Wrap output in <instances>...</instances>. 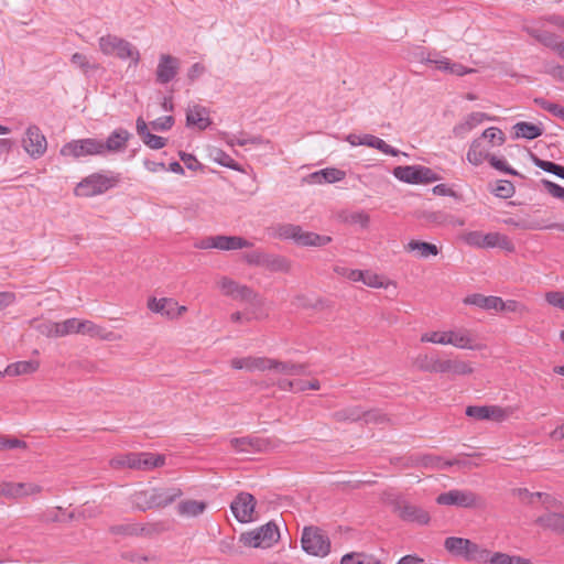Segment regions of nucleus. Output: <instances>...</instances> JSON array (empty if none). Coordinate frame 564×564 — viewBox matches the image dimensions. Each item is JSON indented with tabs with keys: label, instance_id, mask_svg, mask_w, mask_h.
Masks as SVG:
<instances>
[{
	"label": "nucleus",
	"instance_id": "f257e3e1",
	"mask_svg": "<svg viewBox=\"0 0 564 564\" xmlns=\"http://www.w3.org/2000/svg\"><path fill=\"white\" fill-rule=\"evenodd\" d=\"M444 549L453 556L463 558L466 562L487 564L489 550L469 539L448 536L444 541Z\"/></svg>",
	"mask_w": 564,
	"mask_h": 564
},
{
	"label": "nucleus",
	"instance_id": "f03ea898",
	"mask_svg": "<svg viewBox=\"0 0 564 564\" xmlns=\"http://www.w3.org/2000/svg\"><path fill=\"white\" fill-rule=\"evenodd\" d=\"M99 50L105 55H116L122 61L131 59L134 66L139 64L141 58L140 52L135 46L127 40L112 34H107L99 39Z\"/></svg>",
	"mask_w": 564,
	"mask_h": 564
},
{
	"label": "nucleus",
	"instance_id": "7ed1b4c3",
	"mask_svg": "<svg viewBox=\"0 0 564 564\" xmlns=\"http://www.w3.org/2000/svg\"><path fill=\"white\" fill-rule=\"evenodd\" d=\"M165 457L152 453H129L127 455L115 457L110 460L113 468L128 467L138 470H151L163 466Z\"/></svg>",
	"mask_w": 564,
	"mask_h": 564
},
{
	"label": "nucleus",
	"instance_id": "20e7f679",
	"mask_svg": "<svg viewBox=\"0 0 564 564\" xmlns=\"http://www.w3.org/2000/svg\"><path fill=\"white\" fill-rule=\"evenodd\" d=\"M301 544L304 552L313 556H326L330 552L328 535L318 527H305L302 532Z\"/></svg>",
	"mask_w": 564,
	"mask_h": 564
},
{
	"label": "nucleus",
	"instance_id": "39448f33",
	"mask_svg": "<svg viewBox=\"0 0 564 564\" xmlns=\"http://www.w3.org/2000/svg\"><path fill=\"white\" fill-rule=\"evenodd\" d=\"M436 503L441 506H455L465 509H477L485 507L484 498L468 489H452L436 497Z\"/></svg>",
	"mask_w": 564,
	"mask_h": 564
},
{
	"label": "nucleus",
	"instance_id": "423d86ee",
	"mask_svg": "<svg viewBox=\"0 0 564 564\" xmlns=\"http://www.w3.org/2000/svg\"><path fill=\"white\" fill-rule=\"evenodd\" d=\"M280 539L279 528L274 522H268L260 528L245 532L240 535V542L249 547H270Z\"/></svg>",
	"mask_w": 564,
	"mask_h": 564
},
{
	"label": "nucleus",
	"instance_id": "0eeeda50",
	"mask_svg": "<svg viewBox=\"0 0 564 564\" xmlns=\"http://www.w3.org/2000/svg\"><path fill=\"white\" fill-rule=\"evenodd\" d=\"M392 173L395 178L409 184H427L438 180L436 173L423 165H400Z\"/></svg>",
	"mask_w": 564,
	"mask_h": 564
},
{
	"label": "nucleus",
	"instance_id": "6e6552de",
	"mask_svg": "<svg viewBox=\"0 0 564 564\" xmlns=\"http://www.w3.org/2000/svg\"><path fill=\"white\" fill-rule=\"evenodd\" d=\"M102 141L94 138L73 140L64 144L61 155L79 159L88 155H101Z\"/></svg>",
	"mask_w": 564,
	"mask_h": 564
},
{
	"label": "nucleus",
	"instance_id": "1a4fd4ad",
	"mask_svg": "<svg viewBox=\"0 0 564 564\" xmlns=\"http://www.w3.org/2000/svg\"><path fill=\"white\" fill-rule=\"evenodd\" d=\"M116 181L102 174H93L83 180L76 187V195L93 197L115 186Z\"/></svg>",
	"mask_w": 564,
	"mask_h": 564
},
{
	"label": "nucleus",
	"instance_id": "9d476101",
	"mask_svg": "<svg viewBox=\"0 0 564 564\" xmlns=\"http://www.w3.org/2000/svg\"><path fill=\"white\" fill-rule=\"evenodd\" d=\"M22 147L32 159H40L47 150L46 137L37 126H29L22 139Z\"/></svg>",
	"mask_w": 564,
	"mask_h": 564
},
{
	"label": "nucleus",
	"instance_id": "9b49d317",
	"mask_svg": "<svg viewBox=\"0 0 564 564\" xmlns=\"http://www.w3.org/2000/svg\"><path fill=\"white\" fill-rule=\"evenodd\" d=\"M42 492V487L33 482L0 481V497L11 500L22 499Z\"/></svg>",
	"mask_w": 564,
	"mask_h": 564
},
{
	"label": "nucleus",
	"instance_id": "f8f14e48",
	"mask_svg": "<svg viewBox=\"0 0 564 564\" xmlns=\"http://www.w3.org/2000/svg\"><path fill=\"white\" fill-rule=\"evenodd\" d=\"M180 66V58L170 54H161L155 69L156 83L166 85L172 82L178 74Z\"/></svg>",
	"mask_w": 564,
	"mask_h": 564
},
{
	"label": "nucleus",
	"instance_id": "ddd939ff",
	"mask_svg": "<svg viewBox=\"0 0 564 564\" xmlns=\"http://www.w3.org/2000/svg\"><path fill=\"white\" fill-rule=\"evenodd\" d=\"M254 507L256 499L249 492H240L230 505L231 512L240 523L253 521Z\"/></svg>",
	"mask_w": 564,
	"mask_h": 564
},
{
	"label": "nucleus",
	"instance_id": "4468645a",
	"mask_svg": "<svg viewBox=\"0 0 564 564\" xmlns=\"http://www.w3.org/2000/svg\"><path fill=\"white\" fill-rule=\"evenodd\" d=\"M394 511L403 521L414 522L420 525H426L431 520L430 513L425 509L406 501H398L394 505Z\"/></svg>",
	"mask_w": 564,
	"mask_h": 564
},
{
	"label": "nucleus",
	"instance_id": "2eb2a0df",
	"mask_svg": "<svg viewBox=\"0 0 564 564\" xmlns=\"http://www.w3.org/2000/svg\"><path fill=\"white\" fill-rule=\"evenodd\" d=\"M268 441L257 436H243V437H235L230 440V446L237 453H258L262 452L268 446Z\"/></svg>",
	"mask_w": 564,
	"mask_h": 564
},
{
	"label": "nucleus",
	"instance_id": "dca6fc26",
	"mask_svg": "<svg viewBox=\"0 0 564 564\" xmlns=\"http://www.w3.org/2000/svg\"><path fill=\"white\" fill-rule=\"evenodd\" d=\"M182 495L183 491L178 487L153 488L151 489L150 503H152L153 508H164L173 503Z\"/></svg>",
	"mask_w": 564,
	"mask_h": 564
},
{
	"label": "nucleus",
	"instance_id": "f3484780",
	"mask_svg": "<svg viewBox=\"0 0 564 564\" xmlns=\"http://www.w3.org/2000/svg\"><path fill=\"white\" fill-rule=\"evenodd\" d=\"M453 345L460 349L481 350L485 345L477 343L470 330L460 328L457 330H451V341Z\"/></svg>",
	"mask_w": 564,
	"mask_h": 564
},
{
	"label": "nucleus",
	"instance_id": "a211bd4d",
	"mask_svg": "<svg viewBox=\"0 0 564 564\" xmlns=\"http://www.w3.org/2000/svg\"><path fill=\"white\" fill-rule=\"evenodd\" d=\"M212 120L209 118V110L200 105L188 107L186 111V126L196 127L199 130H205L209 127Z\"/></svg>",
	"mask_w": 564,
	"mask_h": 564
},
{
	"label": "nucleus",
	"instance_id": "6ab92c4d",
	"mask_svg": "<svg viewBox=\"0 0 564 564\" xmlns=\"http://www.w3.org/2000/svg\"><path fill=\"white\" fill-rule=\"evenodd\" d=\"M230 364L231 367L237 370L246 369L248 371H264L269 370L270 358L248 356L243 358H234Z\"/></svg>",
	"mask_w": 564,
	"mask_h": 564
},
{
	"label": "nucleus",
	"instance_id": "aec40b11",
	"mask_svg": "<svg viewBox=\"0 0 564 564\" xmlns=\"http://www.w3.org/2000/svg\"><path fill=\"white\" fill-rule=\"evenodd\" d=\"M500 248L508 252L514 251V245L508 236L500 232L484 234L479 249Z\"/></svg>",
	"mask_w": 564,
	"mask_h": 564
},
{
	"label": "nucleus",
	"instance_id": "412c9836",
	"mask_svg": "<svg viewBox=\"0 0 564 564\" xmlns=\"http://www.w3.org/2000/svg\"><path fill=\"white\" fill-rule=\"evenodd\" d=\"M130 133L124 129L115 130L106 140L102 141L101 155L106 152H120L127 148Z\"/></svg>",
	"mask_w": 564,
	"mask_h": 564
},
{
	"label": "nucleus",
	"instance_id": "4be33fe9",
	"mask_svg": "<svg viewBox=\"0 0 564 564\" xmlns=\"http://www.w3.org/2000/svg\"><path fill=\"white\" fill-rule=\"evenodd\" d=\"M137 132L142 139L143 143L148 145L150 149L159 150L166 145V139L156 134H152L149 129L147 122L143 118L139 117L135 122Z\"/></svg>",
	"mask_w": 564,
	"mask_h": 564
},
{
	"label": "nucleus",
	"instance_id": "5701e85b",
	"mask_svg": "<svg viewBox=\"0 0 564 564\" xmlns=\"http://www.w3.org/2000/svg\"><path fill=\"white\" fill-rule=\"evenodd\" d=\"M148 308L153 313L173 319L175 318L176 301L171 297H150Z\"/></svg>",
	"mask_w": 564,
	"mask_h": 564
},
{
	"label": "nucleus",
	"instance_id": "b1692460",
	"mask_svg": "<svg viewBox=\"0 0 564 564\" xmlns=\"http://www.w3.org/2000/svg\"><path fill=\"white\" fill-rule=\"evenodd\" d=\"M217 249L223 251L239 250L243 248H251L253 243L240 236H216Z\"/></svg>",
	"mask_w": 564,
	"mask_h": 564
},
{
	"label": "nucleus",
	"instance_id": "393cba45",
	"mask_svg": "<svg viewBox=\"0 0 564 564\" xmlns=\"http://www.w3.org/2000/svg\"><path fill=\"white\" fill-rule=\"evenodd\" d=\"M464 303L467 305H474L480 307L482 310H495L499 311V305L501 304V297L494 295H482L479 293L470 294L464 299Z\"/></svg>",
	"mask_w": 564,
	"mask_h": 564
},
{
	"label": "nucleus",
	"instance_id": "a878e982",
	"mask_svg": "<svg viewBox=\"0 0 564 564\" xmlns=\"http://www.w3.org/2000/svg\"><path fill=\"white\" fill-rule=\"evenodd\" d=\"M269 370H274L286 376H303L306 375V365L293 361H280L270 358Z\"/></svg>",
	"mask_w": 564,
	"mask_h": 564
},
{
	"label": "nucleus",
	"instance_id": "bb28decb",
	"mask_svg": "<svg viewBox=\"0 0 564 564\" xmlns=\"http://www.w3.org/2000/svg\"><path fill=\"white\" fill-rule=\"evenodd\" d=\"M345 172L335 167H327L312 173L308 178L311 183H335L345 178Z\"/></svg>",
	"mask_w": 564,
	"mask_h": 564
},
{
	"label": "nucleus",
	"instance_id": "cd10ccee",
	"mask_svg": "<svg viewBox=\"0 0 564 564\" xmlns=\"http://www.w3.org/2000/svg\"><path fill=\"white\" fill-rule=\"evenodd\" d=\"M332 241V237L318 235L313 231H304L301 227L296 245L301 247H324Z\"/></svg>",
	"mask_w": 564,
	"mask_h": 564
},
{
	"label": "nucleus",
	"instance_id": "c85d7f7f",
	"mask_svg": "<svg viewBox=\"0 0 564 564\" xmlns=\"http://www.w3.org/2000/svg\"><path fill=\"white\" fill-rule=\"evenodd\" d=\"M536 523L556 533H564V510L560 513L547 512L536 519Z\"/></svg>",
	"mask_w": 564,
	"mask_h": 564
},
{
	"label": "nucleus",
	"instance_id": "c756f323",
	"mask_svg": "<svg viewBox=\"0 0 564 564\" xmlns=\"http://www.w3.org/2000/svg\"><path fill=\"white\" fill-rule=\"evenodd\" d=\"M404 250L408 252L416 251L420 258L436 257L440 253L436 245L420 240H410L404 246Z\"/></svg>",
	"mask_w": 564,
	"mask_h": 564
},
{
	"label": "nucleus",
	"instance_id": "7c9ffc66",
	"mask_svg": "<svg viewBox=\"0 0 564 564\" xmlns=\"http://www.w3.org/2000/svg\"><path fill=\"white\" fill-rule=\"evenodd\" d=\"M523 31L527 32L530 36L534 37L538 42L543 44L544 46L554 50L556 44L560 41V37L549 31H543L534 26L524 25Z\"/></svg>",
	"mask_w": 564,
	"mask_h": 564
},
{
	"label": "nucleus",
	"instance_id": "2f4dec72",
	"mask_svg": "<svg viewBox=\"0 0 564 564\" xmlns=\"http://www.w3.org/2000/svg\"><path fill=\"white\" fill-rule=\"evenodd\" d=\"M40 367L37 360H24L10 364L6 368V375L8 376H22L35 372Z\"/></svg>",
	"mask_w": 564,
	"mask_h": 564
},
{
	"label": "nucleus",
	"instance_id": "473e14b6",
	"mask_svg": "<svg viewBox=\"0 0 564 564\" xmlns=\"http://www.w3.org/2000/svg\"><path fill=\"white\" fill-rule=\"evenodd\" d=\"M207 505L198 500H183L177 505V512L182 517H197L206 510Z\"/></svg>",
	"mask_w": 564,
	"mask_h": 564
},
{
	"label": "nucleus",
	"instance_id": "72a5a7b5",
	"mask_svg": "<svg viewBox=\"0 0 564 564\" xmlns=\"http://www.w3.org/2000/svg\"><path fill=\"white\" fill-rule=\"evenodd\" d=\"M262 268L272 272H289L291 262L283 256L267 253Z\"/></svg>",
	"mask_w": 564,
	"mask_h": 564
},
{
	"label": "nucleus",
	"instance_id": "f704fd0d",
	"mask_svg": "<svg viewBox=\"0 0 564 564\" xmlns=\"http://www.w3.org/2000/svg\"><path fill=\"white\" fill-rule=\"evenodd\" d=\"M517 138L533 140L543 134V128L531 122L520 121L513 126Z\"/></svg>",
	"mask_w": 564,
	"mask_h": 564
},
{
	"label": "nucleus",
	"instance_id": "c9c22d12",
	"mask_svg": "<svg viewBox=\"0 0 564 564\" xmlns=\"http://www.w3.org/2000/svg\"><path fill=\"white\" fill-rule=\"evenodd\" d=\"M359 144L367 145L370 148H375L381 151L384 154H389L392 156H397L399 154V150L392 148L388 143H386L382 139L375 137L372 134H365L361 139H359Z\"/></svg>",
	"mask_w": 564,
	"mask_h": 564
},
{
	"label": "nucleus",
	"instance_id": "e433bc0d",
	"mask_svg": "<svg viewBox=\"0 0 564 564\" xmlns=\"http://www.w3.org/2000/svg\"><path fill=\"white\" fill-rule=\"evenodd\" d=\"M488 158H490V154L486 149H484L481 140H474L467 152L468 162L477 166L480 165L485 160L488 161Z\"/></svg>",
	"mask_w": 564,
	"mask_h": 564
},
{
	"label": "nucleus",
	"instance_id": "4c0bfd02",
	"mask_svg": "<svg viewBox=\"0 0 564 564\" xmlns=\"http://www.w3.org/2000/svg\"><path fill=\"white\" fill-rule=\"evenodd\" d=\"M362 409L358 405L347 406L332 413V419L336 422H357L361 420Z\"/></svg>",
	"mask_w": 564,
	"mask_h": 564
},
{
	"label": "nucleus",
	"instance_id": "58836bf2",
	"mask_svg": "<svg viewBox=\"0 0 564 564\" xmlns=\"http://www.w3.org/2000/svg\"><path fill=\"white\" fill-rule=\"evenodd\" d=\"M487 563L489 564H531L528 558L518 556V555H509L507 553L496 552L491 553L489 551Z\"/></svg>",
	"mask_w": 564,
	"mask_h": 564
},
{
	"label": "nucleus",
	"instance_id": "ea45409f",
	"mask_svg": "<svg viewBox=\"0 0 564 564\" xmlns=\"http://www.w3.org/2000/svg\"><path fill=\"white\" fill-rule=\"evenodd\" d=\"M232 299L239 300L242 302H247V303H250L253 305H258V306L262 305V303H263L260 295L256 291H253L251 288H249L247 285H242V284H239Z\"/></svg>",
	"mask_w": 564,
	"mask_h": 564
},
{
	"label": "nucleus",
	"instance_id": "a19ab883",
	"mask_svg": "<svg viewBox=\"0 0 564 564\" xmlns=\"http://www.w3.org/2000/svg\"><path fill=\"white\" fill-rule=\"evenodd\" d=\"M301 226L294 224H280L274 227V235L283 240H293L296 243Z\"/></svg>",
	"mask_w": 564,
	"mask_h": 564
},
{
	"label": "nucleus",
	"instance_id": "79ce46f5",
	"mask_svg": "<svg viewBox=\"0 0 564 564\" xmlns=\"http://www.w3.org/2000/svg\"><path fill=\"white\" fill-rule=\"evenodd\" d=\"M485 119H489V117L484 112H473L470 113L464 123H460L454 128V133L459 135L466 131H470L477 124L481 123Z\"/></svg>",
	"mask_w": 564,
	"mask_h": 564
},
{
	"label": "nucleus",
	"instance_id": "37998d69",
	"mask_svg": "<svg viewBox=\"0 0 564 564\" xmlns=\"http://www.w3.org/2000/svg\"><path fill=\"white\" fill-rule=\"evenodd\" d=\"M438 359L436 356L420 354L414 358L413 365L421 371L436 372Z\"/></svg>",
	"mask_w": 564,
	"mask_h": 564
},
{
	"label": "nucleus",
	"instance_id": "c03bdc74",
	"mask_svg": "<svg viewBox=\"0 0 564 564\" xmlns=\"http://www.w3.org/2000/svg\"><path fill=\"white\" fill-rule=\"evenodd\" d=\"M421 341L422 343L441 344V345H449L451 330L425 333L421 336Z\"/></svg>",
	"mask_w": 564,
	"mask_h": 564
},
{
	"label": "nucleus",
	"instance_id": "a18cd8bd",
	"mask_svg": "<svg viewBox=\"0 0 564 564\" xmlns=\"http://www.w3.org/2000/svg\"><path fill=\"white\" fill-rule=\"evenodd\" d=\"M28 449L26 442L13 436L0 434V452L8 449Z\"/></svg>",
	"mask_w": 564,
	"mask_h": 564
},
{
	"label": "nucleus",
	"instance_id": "49530a36",
	"mask_svg": "<svg viewBox=\"0 0 564 564\" xmlns=\"http://www.w3.org/2000/svg\"><path fill=\"white\" fill-rule=\"evenodd\" d=\"M150 498L151 490L138 491L132 496L133 506L141 511L153 509L152 503H150Z\"/></svg>",
	"mask_w": 564,
	"mask_h": 564
},
{
	"label": "nucleus",
	"instance_id": "de8ad7c7",
	"mask_svg": "<svg viewBox=\"0 0 564 564\" xmlns=\"http://www.w3.org/2000/svg\"><path fill=\"white\" fill-rule=\"evenodd\" d=\"M82 321L68 318L59 323V337L80 333Z\"/></svg>",
	"mask_w": 564,
	"mask_h": 564
},
{
	"label": "nucleus",
	"instance_id": "09e8293b",
	"mask_svg": "<svg viewBox=\"0 0 564 564\" xmlns=\"http://www.w3.org/2000/svg\"><path fill=\"white\" fill-rule=\"evenodd\" d=\"M87 335H89L90 337L102 339V340H118V339H120L119 335H117L116 333H113L111 330H107L106 328H104V327H101V326H99L97 324H94L90 327V330H89V333Z\"/></svg>",
	"mask_w": 564,
	"mask_h": 564
},
{
	"label": "nucleus",
	"instance_id": "8fccbe9b",
	"mask_svg": "<svg viewBox=\"0 0 564 564\" xmlns=\"http://www.w3.org/2000/svg\"><path fill=\"white\" fill-rule=\"evenodd\" d=\"M499 311L513 312L521 316L529 313V308L524 304L514 300L503 301L502 299L501 304L499 305Z\"/></svg>",
	"mask_w": 564,
	"mask_h": 564
},
{
	"label": "nucleus",
	"instance_id": "3c124183",
	"mask_svg": "<svg viewBox=\"0 0 564 564\" xmlns=\"http://www.w3.org/2000/svg\"><path fill=\"white\" fill-rule=\"evenodd\" d=\"M494 193L496 196L500 198H511L516 193V188L512 182L501 180L498 182L496 188L494 189Z\"/></svg>",
	"mask_w": 564,
	"mask_h": 564
},
{
	"label": "nucleus",
	"instance_id": "603ef678",
	"mask_svg": "<svg viewBox=\"0 0 564 564\" xmlns=\"http://www.w3.org/2000/svg\"><path fill=\"white\" fill-rule=\"evenodd\" d=\"M36 330L46 337H59V323L42 322L36 325Z\"/></svg>",
	"mask_w": 564,
	"mask_h": 564
},
{
	"label": "nucleus",
	"instance_id": "864d4df0",
	"mask_svg": "<svg viewBox=\"0 0 564 564\" xmlns=\"http://www.w3.org/2000/svg\"><path fill=\"white\" fill-rule=\"evenodd\" d=\"M481 138L487 139L492 144H496V145L503 144V142L506 140L503 132L499 128H496V127H490V128L486 129L482 132Z\"/></svg>",
	"mask_w": 564,
	"mask_h": 564
},
{
	"label": "nucleus",
	"instance_id": "5fc2aeb1",
	"mask_svg": "<svg viewBox=\"0 0 564 564\" xmlns=\"http://www.w3.org/2000/svg\"><path fill=\"white\" fill-rule=\"evenodd\" d=\"M484 232L474 230V231H465L460 235V239L464 243L473 248H480L481 238Z\"/></svg>",
	"mask_w": 564,
	"mask_h": 564
},
{
	"label": "nucleus",
	"instance_id": "6e6d98bb",
	"mask_svg": "<svg viewBox=\"0 0 564 564\" xmlns=\"http://www.w3.org/2000/svg\"><path fill=\"white\" fill-rule=\"evenodd\" d=\"M227 144L230 147L234 145H246V144H253V145H260L263 143V139L261 137H252V138H237L236 135H226L225 138Z\"/></svg>",
	"mask_w": 564,
	"mask_h": 564
},
{
	"label": "nucleus",
	"instance_id": "4d7b16f0",
	"mask_svg": "<svg viewBox=\"0 0 564 564\" xmlns=\"http://www.w3.org/2000/svg\"><path fill=\"white\" fill-rule=\"evenodd\" d=\"M488 420L495 421V422H502L509 417V415L512 413L510 409H505L498 405H489L488 406Z\"/></svg>",
	"mask_w": 564,
	"mask_h": 564
},
{
	"label": "nucleus",
	"instance_id": "13d9d810",
	"mask_svg": "<svg viewBox=\"0 0 564 564\" xmlns=\"http://www.w3.org/2000/svg\"><path fill=\"white\" fill-rule=\"evenodd\" d=\"M346 221L351 225H359L361 228L367 229L370 224V216L366 212H355L347 216Z\"/></svg>",
	"mask_w": 564,
	"mask_h": 564
},
{
	"label": "nucleus",
	"instance_id": "bf43d9fd",
	"mask_svg": "<svg viewBox=\"0 0 564 564\" xmlns=\"http://www.w3.org/2000/svg\"><path fill=\"white\" fill-rule=\"evenodd\" d=\"M268 252H264L262 250H253V251H250V252H246L243 254V260L249 264V265H257V267H262L263 265V262H264V259H265V256H267Z\"/></svg>",
	"mask_w": 564,
	"mask_h": 564
},
{
	"label": "nucleus",
	"instance_id": "052dcab7",
	"mask_svg": "<svg viewBox=\"0 0 564 564\" xmlns=\"http://www.w3.org/2000/svg\"><path fill=\"white\" fill-rule=\"evenodd\" d=\"M488 406L489 405H481V406L469 405L466 408L465 413L467 416L479 420V421L488 420V415H489Z\"/></svg>",
	"mask_w": 564,
	"mask_h": 564
},
{
	"label": "nucleus",
	"instance_id": "680f3d73",
	"mask_svg": "<svg viewBox=\"0 0 564 564\" xmlns=\"http://www.w3.org/2000/svg\"><path fill=\"white\" fill-rule=\"evenodd\" d=\"M417 464H421L424 467H436V468H445L453 465V462H442L441 457L436 456H423Z\"/></svg>",
	"mask_w": 564,
	"mask_h": 564
},
{
	"label": "nucleus",
	"instance_id": "e2e57ef3",
	"mask_svg": "<svg viewBox=\"0 0 564 564\" xmlns=\"http://www.w3.org/2000/svg\"><path fill=\"white\" fill-rule=\"evenodd\" d=\"M488 162L494 169H496L498 171H501V172H505L507 174L514 175V176L520 175L514 169L510 167L505 160L498 159L495 155H490V158H488Z\"/></svg>",
	"mask_w": 564,
	"mask_h": 564
},
{
	"label": "nucleus",
	"instance_id": "0e129e2a",
	"mask_svg": "<svg viewBox=\"0 0 564 564\" xmlns=\"http://www.w3.org/2000/svg\"><path fill=\"white\" fill-rule=\"evenodd\" d=\"M218 286L226 296L232 297L239 286V283L230 278L223 276L218 282Z\"/></svg>",
	"mask_w": 564,
	"mask_h": 564
},
{
	"label": "nucleus",
	"instance_id": "69168bd1",
	"mask_svg": "<svg viewBox=\"0 0 564 564\" xmlns=\"http://www.w3.org/2000/svg\"><path fill=\"white\" fill-rule=\"evenodd\" d=\"M174 117L164 116L153 120L150 126L155 131H166L170 130L174 126Z\"/></svg>",
	"mask_w": 564,
	"mask_h": 564
},
{
	"label": "nucleus",
	"instance_id": "338daca9",
	"mask_svg": "<svg viewBox=\"0 0 564 564\" xmlns=\"http://www.w3.org/2000/svg\"><path fill=\"white\" fill-rule=\"evenodd\" d=\"M541 183L550 195H552L555 198L564 200V187L546 178H543Z\"/></svg>",
	"mask_w": 564,
	"mask_h": 564
},
{
	"label": "nucleus",
	"instance_id": "774afa93",
	"mask_svg": "<svg viewBox=\"0 0 564 564\" xmlns=\"http://www.w3.org/2000/svg\"><path fill=\"white\" fill-rule=\"evenodd\" d=\"M545 301L562 311H564V293L560 291H550L545 293Z\"/></svg>",
	"mask_w": 564,
	"mask_h": 564
}]
</instances>
